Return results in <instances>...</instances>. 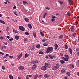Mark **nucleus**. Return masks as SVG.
<instances>
[{"label": "nucleus", "mask_w": 79, "mask_h": 79, "mask_svg": "<svg viewBox=\"0 0 79 79\" xmlns=\"http://www.w3.org/2000/svg\"><path fill=\"white\" fill-rule=\"evenodd\" d=\"M53 47H48L46 51V53L48 54L49 53H52V52H53Z\"/></svg>", "instance_id": "obj_1"}, {"label": "nucleus", "mask_w": 79, "mask_h": 79, "mask_svg": "<svg viewBox=\"0 0 79 79\" xmlns=\"http://www.w3.org/2000/svg\"><path fill=\"white\" fill-rule=\"evenodd\" d=\"M64 56L65 58L62 57L61 58L62 60L64 61H68L69 60V56L67 54H65L64 55Z\"/></svg>", "instance_id": "obj_2"}, {"label": "nucleus", "mask_w": 79, "mask_h": 79, "mask_svg": "<svg viewBox=\"0 0 79 79\" xmlns=\"http://www.w3.org/2000/svg\"><path fill=\"white\" fill-rule=\"evenodd\" d=\"M59 67H60V64H59L57 63L54 67H53L52 68V69L53 70H56L57 69H58V68H59Z\"/></svg>", "instance_id": "obj_3"}, {"label": "nucleus", "mask_w": 79, "mask_h": 79, "mask_svg": "<svg viewBox=\"0 0 79 79\" xmlns=\"http://www.w3.org/2000/svg\"><path fill=\"white\" fill-rule=\"evenodd\" d=\"M45 66H47V67L49 68H51V65H50V63L48 62H46L45 64Z\"/></svg>", "instance_id": "obj_4"}, {"label": "nucleus", "mask_w": 79, "mask_h": 79, "mask_svg": "<svg viewBox=\"0 0 79 79\" xmlns=\"http://www.w3.org/2000/svg\"><path fill=\"white\" fill-rule=\"evenodd\" d=\"M47 65H45L44 66H42L41 67V70H43V71H45L47 69Z\"/></svg>", "instance_id": "obj_5"}, {"label": "nucleus", "mask_w": 79, "mask_h": 79, "mask_svg": "<svg viewBox=\"0 0 79 79\" xmlns=\"http://www.w3.org/2000/svg\"><path fill=\"white\" fill-rule=\"evenodd\" d=\"M38 62L39 61L35 60H32L31 61V63L32 64H37V63H38Z\"/></svg>", "instance_id": "obj_6"}, {"label": "nucleus", "mask_w": 79, "mask_h": 79, "mask_svg": "<svg viewBox=\"0 0 79 79\" xmlns=\"http://www.w3.org/2000/svg\"><path fill=\"white\" fill-rule=\"evenodd\" d=\"M70 29L71 32H74L75 30V29H74V26L73 25L71 26Z\"/></svg>", "instance_id": "obj_7"}, {"label": "nucleus", "mask_w": 79, "mask_h": 79, "mask_svg": "<svg viewBox=\"0 0 79 79\" xmlns=\"http://www.w3.org/2000/svg\"><path fill=\"white\" fill-rule=\"evenodd\" d=\"M19 28L20 31H24L25 30V28L22 26H19Z\"/></svg>", "instance_id": "obj_8"}, {"label": "nucleus", "mask_w": 79, "mask_h": 79, "mask_svg": "<svg viewBox=\"0 0 79 79\" xmlns=\"http://www.w3.org/2000/svg\"><path fill=\"white\" fill-rule=\"evenodd\" d=\"M19 69L20 70V71H23L24 69V67L22 66H20L19 67Z\"/></svg>", "instance_id": "obj_9"}, {"label": "nucleus", "mask_w": 79, "mask_h": 79, "mask_svg": "<svg viewBox=\"0 0 79 79\" xmlns=\"http://www.w3.org/2000/svg\"><path fill=\"white\" fill-rule=\"evenodd\" d=\"M39 77V75L36 74L34 76V77L33 79H37V78Z\"/></svg>", "instance_id": "obj_10"}, {"label": "nucleus", "mask_w": 79, "mask_h": 79, "mask_svg": "<svg viewBox=\"0 0 79 79\" xmlns=\"http://www.w3.org/2000/svg\"><path fill=\"white\" fill-rule=\"evenodd\" d=\"M37 68V65L35 64H34L32 67V69L33 70L35 69H36Z\"/></svg>", "instance_id": "obj_11"}, {"label": "nucleus", "mask_w": 79, "mask_h": 79, "mask_svg": "<svg viewBox=\"0 0 79 79\" xmlns=\"http://www.w3.org/2000/svg\"><path fill=\"white\" fill-rule=\"evenodd\" d=\"M44 77H45V78H48L49 77V75L47 74H45L44 75Z\"/></svg>", "instance_id": "obj_12"}, {"label": "nucleus", "mask_w": 79, "mask_h": 79, "mask_svg": "<svg viewBox=\"0 0 79 79\" xmlns=\"http://www.w3.org/2000/svg\"><path fill=\"white\" fill-rule=\"evenodd\" d=\"M68 0V2L69 3V4H70V5H73V1H72V0Z\"/></svg>", "instance_id": "obj_13"}, {"label": "nucleus", "mask_w": 79, "mask_h": 79, "mask_svg": "<svg viewBox=\"0 0 79 79\" xmlns=\"http://www.w3.org/2000/svg\"><path fill=\"white\" fill-rule=\"evenodd\" d=\"M69 50L70 55H72V49H71V48H69Z\"/></svg>", "instance_id": "obj_14"}, {"label": "nucleus", "mask_w": 79, "mask_h": 79, "mask_svg": "<svg viewBox=\"0 0 79 79\" xmlns=\"http://www.w3.org/2000/svg\"><path fill=\"white\" fill-rule=\"evenodd\" d=\"M19 36L18 35H15V38L16 40H18L19 39Z\"/></svg>", "instance_id": "obj_15"}, {"label": "nucleus", "mask_w": 79, "mask_h": 79, "mask_svg": "<svg viewBox=\"0 0 79 79\" xmlns=\"http://www.w3.org/2000/svg\"><path fill=\"white\" fill-rule=\"evenodd\" d=\"M54 46L55 50H56L58 48V44H55Z\"/></svg>", "instance_id": "obj_16"}, {"label": "nucleus", "mask_w": 79, "mask_h": 79, "mask_svg": "<svg viewBox=\"0 0 79 79\" xmlns=\"http://www.w3.org/2000/svg\"><path fill=\"white\" fill-rule=\"evenodd\" d=\"M59 39L61 40H63V35H61L59 36Z\"/></svg>", "instance_id": "obj_17"}, {"label": "nucleus", "mask_w": 79, "mask_h": 79, "mask_svg": "<svg viewBox=\"0 0 79 79\" xmlns=\"http://www.w3.org/2000/svg\"><path fill=\"white\" fill-rule=\"evenodd\" d=\"M25 21H26V22H29V19H28L27 18H25L24 19Z\"/></svg>", "instance_id": "obj_18"}, {"label": "nucleus", "mask_w": 79, "mask_h": 79, "mask_svg": "<svg viewBox=\"0 0 79 79\" xmlns=\"http://www.w3.org/2000/svg\"><path fill=\"white\" fill-rule=\"evenodd\" d=\"M61 72L62 73H66V70H65L64 69H62L61 70Z\"/></svg>", "instance_id": "obj_19"}, {"label": "nucleus", "mask_w": 79, "mask_h": 79, "mask_svg": "<svg viewBox=\"0 0 79 79\" xmlns=\"http://www.w3.org/2000/svg\"><path fill=\"white\" fill-rule=\"evenodd\" d=\"M66 74L67 76H69L71 75V73L69 72H68L66 73Z\"/></svg>", "instance_id": "obj_20"}, {"label": "nucleus", "mask_w": 79, "mask_h": 79, "mask_svg": "<svg viewBox=\"0 0 79 79\" xmlns=\"http://www.w3.org/2000/svg\"><path fill=\"white\" fill-rule=\"evenodd\" d=\"M60 63H61V64H64L65 63V62L64 61L62 60H60Z\"/></svg>", "instance_id": "obj_21"}, {"label": "nucleus", "mask_w": 79, "mask_h": 79, "mask_svg": "<svg viewBox=\"0 0 79 79\" xmlns=\"http://www.w3.org/2000/svg\"><path fill=\"white\" fill-rule=\"evenodd\" d=\"M0 23L4 24H5V22L3 20H0Z\"/></svg>", "instance_id": "obj_22"}, {"label": "nucleus", "mask_w": 79, "mask_h": 79, "mask_svg": "<svg viewBox=\"0 0 79 79\" xmlns=\"http://www.w3.org/2000/svg\"><path fill=\"white\" fill-rule=\"evenodd\" d=\"M29 56V54L27 53H26L25 55V58H27Z\"/></svg>", "instance_id": "obj_23"}, {"label": "nucleus", "mask_w": 79, "mask_h": 79, "mask_svg": "<svg viewBox=\"0 0 79 79\" xmlns=\"http://www.w3.org/2000/svg\"><path fill=\"white\" fill-rule=\"evenodd\" d=\"M28 26L30 29H32V26L30 24H28Z\"/></svg>", "instance_id": "obj_24"}, {"label": "nucleus", "mask_w": 79, "mask_h": 79, "mask_svg": "<svg viewBox=\"0 0 79 79\" xmlns=\"http://www.w3.org/2000/svg\"><path fill=\"white\" fill-rule=\"evenodd\" d=\"M9 77L10 79H13V77L12 75H10Z\"/></svg>", "instance_id": "obj_25"}, {"label": "nucleus", "mask_w": 79, "mask_h": 79, "mask_svg": "<svg viewBox=\"0 0 79 79\" xmlns=\"http://www.w3.org/2000/svg\"><path fill=\"white\" fill-rule=\"evenodd\" d=\"M36 48H40V45L38 44L36 46Z\"/></svg>", "instance_id": "obj_26"}, {"label": "nucleus", "mask_w": 79, "mask_h": 79, "mask_svg": "<svg viewBox=\"0 0 79 79\" xmlns=\"http://www.w3.org/2000/svg\"><path fill=\"white\" fill-rule=\"evenodd\" d=\"M47 39H45V38H44L42 40V42H45V41H47Z\"/></svg>", "instance_id": "obj_27"}, {"label": "nucleus", "mask_w": 79, "mask_h": 79, "mask_svg": "<svg viewBox=\"0 0 79 79\" xmlns=\"http://www.w3.org/2000/svg\"><path fill=\"white\" fill-rule=\"evenodd\" d=\"M40 33L41 35L43 37H44V33H43V32H42V31H41L40 32Z\"/></svg>", "instance_id": "obj_28"}, {"label": "nucleus", "mask_w": 79, "mask_h": 79, "mask_svg": "<svg viewBox=\"0 0 79 79\" xmlns=\"http://www.w3.org/2000/svg\"><path fill=\"white\" fill-rule=\"evenodd\" d=\"M13 31L15 33H18V31L16 30L13 29Z\"/></svg>", "instance_id": "obj_29"}, {"label": "nucleus", "mask_w": 79, "mask_h": 79, "mask_svg": "<svg viewBox=\"0 0 79 79\" xmlns=\"http://www.w3.org/2000/svg\"><path fill=\"white\" fill-rule=\"evenodd\" d=\"M6 46H5V44H3V47L2 48V49H3V48H6Z\"/></svg>", "instance_id": "obj_30"}, {"label": "nucleus", "mask_w": 79, "mask_h": 79, "mask_svg": "<svg viewBox=\"0 0 79 79\" xmlns=\"http://www.w3.org/2000/svg\"><path fill=\"white\" fill-rule=\"evenodd\" d=\"M43 45H44V46H48V44L46 43H44L43 44Z\"/></svg>", "instance_id": "obj_31"}, {"label": "nucleus", "mask_w": 79, "mask_h": 79, "mask_svg": "<svg viewBox=\"0 0 79 79\" xmlns=\"http://www.w3.org/2000/svg\"><path fill=\"white\" fill-rule=\"evenodd\" d=\"M48 56H49V57H50V58H51V59H53V56H52V55H49Z\"/></svg>", "instance_id": "obj_32"}, {"label": "nucleus", "mask_w": 79, "mask_h": 79, "mask_svg": "<svg viewBox=\"0 0 79 79\" xmlns=\"http://www.w3.org/2000/svg\"><path fill=\"white\" fill-rule=\"evenodd\" d=\"M10 29V27H7L6 29V31H7V32H8V31H9V30Z\"/></svg>", "instance_id": "obj_33"}, {"label": "nucleus", "mask_w": 79, "mask_h": 79, "mask_svg": "<svg viewBox=\"0 0 79 79\" xmlns=\"http://www.w3.org/2000/svg\"><path fill=\"white\" fill-rule=\"evenodd\" d=\"M64 47L65 49H68V45L65 44Z\"/></svg>", "instance_id": "obj_34"}, {"label": "nucleus", "mask_w": 79, "mask_h": 79, "mask_svg": "<svg viewBox=\"0 0 79 79\" xmlns=\"http://www.w3.org/2000/svg\"><path fill=\"white\" fill-rule=\"evenodd\" d=\"M33 36L34 38L35 37H36V33L35 32L33 33Z\"/></svg>", "instance_id": "obj_35"}, {"label": "nucleus", "mask_w": 79, "mask_h": 79, "mask_svg": "<svg viewBox=\"0 0 79 79\" xmlns=\"http://www.w3.org/2000/svg\"><path fill=\"white\" fill-rule=\"evenodd\" d=\"M39 54H41V55H43L44 54V52L42 51H40L39 52Z\"/></svg>", "instance_id": "obj_36"}, {"label": "nucleus", "mask_w": 79, "mask_h": 79, "mask_svg": "<svg viewBox=\"0 0 79 79\" xmlns=\"http://www.w3.org/2000/svg\"><path fill=\"white\" fill-rule=\"evenodd\" d=\"M23 5H26V3H27V2H26V1H23Z\"/></svg>", "instance_id": "obj_37"}, {"label": "nucleus", "mask_w": 79, "mask_h": 79, "mask_svg": "<svg viewBox=\"0 0 79 79\" xmlns=\"http://www.w3.org/2000/svg\"><path fill=\"white\" fill-rule=\"evenodd\" d=\"M25 34L26 35H29V32H25Z\"/></svg>", "instance_id": "obj_38"}, {"label": "nucleus", "mask_w": 79, "mask_h": 79, "mask_svg": "<svg viewBox=\"0 0 79 79\" xmlns=\"http://www.w3.org/2000/svg\"><path fill=\"white\" fill-rule=\"evenodd\" d=\"M59 2L60 3V4H61V5L63 3V2L61 1H59Z\"/></svg>", "instance_id": "obj_39"}, {"label": "nucleus", "mask_w": 79, "mask_h": 79, "mask_svg": "<svg viewBox=\"0 0 79 79\" xmlns=\"http://www.w3.org/2000/svg\"><path fill=\"white\" fill-rule=\"evenodd\" d=\"M19 56L20 57V58H21V57H22V56H23V53H21L20 55H19Z\"/></svg>", "instance_id": "obj_40"}, {"label": "nucleus", "mask_w": 79, "mask_h": 79, "mask_svg": "<svg viewBox=\"0 0 79 79\" xmlns=\"http://www.w3.org/2000/svg\"><path fill=\"white\" fill-rule=\"evenodd\" d=\"M24 41H27V38H25L24 39Z\"/></svg>", "instance_id": "obj_41"}, {"label": "nucleus", "mask_w": 79, "mask_h": 79, "mask_svg": "<svg viewBox=\"0 0 79 79\" xmlns=\"http://www.w3.org/2000/svg\"><path fill=\"white\" fill-rule=\"evenodd\" d=\"M27 76H28V77H32V75H27Z\"/></svg>", "instance_id": "obj_42"}, {"label": "nucleus", "mask_w": 79, "mask_h": 79, "mask_svg": "<svg viewBox=\"0 0 79 79\" xmlns=\"http://www.w3.org/2000/svg\"><path fill=\"white\" fill-rule=\"evenodd\" d=\"M20 58H21L19 56L17 57V59L18 60H20Z\"/></svg>", "instance_id": "obj_43"}, {"label": "nucleus", "mask_w": 79, "mask_h": 79, "mask_svg": "<svg viewBox=\"0 0 79 79\" xmlns=\"http://www.w3.org/2000/svg\"><path fill=\"white\" fill-rule=\"evenodd\" d=\"M67 15H68V16H70V13L69 12H68L67 13Z\"/></svg>", "instance_id": "obj_44"}, {"label": "nucleus", "mask_w": 79, "mask_h": 79, "mask_svg": "<svg viewBox=\"0 0 79 79\" xmlns=\"http://www.w3.org/2000/svg\"><path fill=\"white\" fill-rule=\"evenodd\" d=\"M2 69L3 70L5 69V67L4 66H2Z\"/></svg>", "instance_id": "obj_45"}, {"label": "nucleus", "mask_w": 79, "mask_h": 79, "mask_svg": "<svg viewBox=\"0 0 79 79\" xmlns=\"http://www.w3.org/2000/svg\"><path fill=\"white\" fill-rule=\"evenodd\" d=\"M9 40L11 42V41H12V40H13V38H12L10 39H9Z\"/></svg>", "instance_id": "obj_46"}, {"label": "nucleus", "mask_w": 79, "mask_h": 79, "mask_svg": "<svg viewBox=\"0 0 79 79\" xmlns=\"http://www.w3.org/2000/svg\"><path fill=\"white\" fill-rule=\"evenodd\" d=\"M73 37H75L76 36V33L75 32H74L73 33Z\"/></svg>", "instance_id": "obj_47"}, {"label": "nucleus", "mask_w": 79, "mask_h": 79, "mask_svg": "<svg viewBox=\"0 0 79 79\" xmlns=\"http://www.w3.org/2000/svg\"><path fill=\"white\" fill-rule=\"evenodd\" d=\"M3 43L5 44L6 45H8V44H7V42H3Z\"/></svg>", "instance_id": "obj_48"}, {"label": "nucleus", "mask_w": 79, "mask_h": 79, "mask_svg": "<svg viewBox=\"0 0 79 79\" xmlns=\"http://www.w3.org/2000/svg\"><path fill=\"white\" fill-rule=\"evenodd\" d=\"M13 10H15L16 9V6L14 5V7H13Z\"/></svg>", "instance_id": "obj_49"}, {"label": "nucleus", "mask_w": 79, "mask_h": 79, "mask_svg": "<svg viewBox=\"0 0 79 79\" xmlns=\"http://www.w3.org/2000/svg\"><path fill=\"white\" fill-rule=\"evenodd\" d=\"M74 68V64H72V65L71 68H72L73 69Z\"/></svg>", "instance_id": "obj_50"}, {"label": "nucleus", "mask_w": 79, "mask_h": 79, "mask_svg": "<svg viewBox=\"0 0 79 79\" xmlns=\"http://www.w3.org/2000/svg\"><path fill=\"white\" fill-rule=\"evenodd\" d=\"M9 58H13V56H9Z\"/></svg>", "instance_id": "obj_51"}, {"label": "nucleus", "mask_w": 79, "mask_h": 79, "mask_svg": "<svg viewBox=\"0 0 79 79\" xmlns=\"http://www.w3.org/2000/svg\"><path fill=\"white\" fill-rule=\"evenodd\" d=\"M0 54H1V55H4V53H3L2 52H0Z\"/></svg>", "instance_id": "obj_52"}, {"label": "nucleus", "mask_w": 79, "mask_h": 79, "mask_svg": "<svg viewBox=\"0 0 79 79\" xmlns=\"http://www.w3.org/2000/svg\"><path fill=\"white\" fill-rule=\"evenodd\" d=\"M0 39L2 40L3 39V37L2 36L0 37Z\"/></svg>", "instance_id": "obj_53"}, {"label": "nucleus", "mask_w": 79, "mask_h": 79, "mask_svg": "<svg viewBox=\"0 0 79 79\" xmlns=\"http://www.w3.org/2000/svg\"><path fill=\"white\" fill-rule=\"evenodd\" d=\"M39 76L40 78H42V75H39Z\"/></svg>", "instance_id": "obj_54"}, {"label": "nucleus", "mask_w": 79, "mask_h": 79, "mask_svg": "<svg viewBox=\"0 0 79 79\" xmlns=\"http://www.w3.org/2000/svg\"><path fill=\"white\" fill-rule=\"evenodd\" d=\"M55 19L54 18H53L52 19V21H55Z\"/></svg>", "instance_id": "obj_55"}, {"label": "nucleus", "mask_w": 79, "mask_h": 79, "mask_svg": "<svg viewBox=\"0 0 79 79\" xmlns=\"http://www.w3.org/2000/svg\"><path fill=\"white\" fill-rule=\"evenodd\" d=\"M47 10H50V8L48 7L47 6L46 7Z\"/></svg>", "instance_id": "obj_56"}, {"label": "nucleus", "mask_w": 79, "mask_h": 79, "mask_svg": "<svg viewBox=\"0 0 79 79\" xmlns=\"http://www.w3.org/2000/svg\"><path fill=\"white\" fill-rule=\"evenodd\" d=\"M26 79H29V78L28 76H27V77H26Z\"/></svg>", "instance_id": "obj_57"}, {"label": "nucleus", "mask_w": 79, "mask_h": 79, "mask_svg": "<svg viewBox=\"0 0 79 79\" xmlns=\"http://www.w3.org/2000/svg\"><path fill=\"white\" fill-rule=\"evenodd\" d=\"M64 79H68V77H65Z\"/></svg>", "instance_id": "obj_58"}, {"label": "nucleus", "mask_w": 79, "mask_h": 79, "mask_svg": "<svg viewBox=\"0 0 79 79\" xmlns=\"http://www.w3.org/2000/svg\"><path fill=\"white\" fill-rule=\"evenodd\" d=\"M14 14L16 15V16H18V15L16 14V12H14Z\"/></svg>", "instance_id": "obj_59"}, {"label": "nucleus", "mask_w": 79, "mask_h": 79, "mask_svg": "<svg viewBox=\"0 0 79 79\" xmlns=\"http://www.w3.org/2000/svg\"><path fill=\"white\" fill-rule=\"evenodd\" d=\"M18 79H22V78L20 77H18Z\"/></svg>", "instance_id": "obj_60"}, {"label": "nucleus", "mask_w": 79, "mask_h": 79, "mask_svg": "<svg viewBox=\"0 0 79 79\" xmlns=\"http://www.w3.org/2000/svg\"><path fill=\"white\" fill-rule=\"evenodd\" d=\"M48 56H46L45 58H46V59H48Z\"/></svg>", "instance_id": "obj_61"}, {"label": "nucleus", "mask_w": 79, "mask_h": 79, "mask_svg": "<svg viewBox=\"0 0 79 79\" xmlns=\"http://www.w3.org/2000/svg\"><path fill=\"white\" fill-rule=\"evenodd\" d=\"M6 37H7V38H8V39H10V36H6Z\"/></svg>", "instance_id": "obj_62"}, {"label": "nucleus", "mask_w": 79, "mask_h": 79, "mask_svg": "<svg viewBox=\"0 0 79 79\" xmlns=\"http://www.w3.org/2000/svg\"><path fill=\"white\" fill-rule=\"evenodd\" d=\"M6 56L7 57L8 56V54H6Z\"/></svg>", "instance_id": "obj_63"}, {"label": "nucleus", "mask_w": 79, "mask_h": 79, "mask_svg": "<svg viewBox=\"0 0 79 79\" xmlns=\"http://www.w3.org/2000/svg\"><path fill=\"white\" fill-rule=\"evenodd\" d=\"M77 75H78V76H79V72H78L77 73Z\"/></svg>", "instance_id": "obj_64"}]
</instances>
